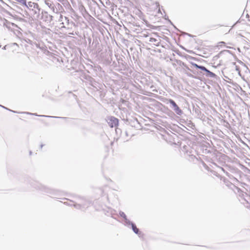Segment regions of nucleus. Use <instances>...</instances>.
Here are the masks:
<instances>
[{
    "mask_svg": "<svg viewBox=\"0 0 250 250\" xmlns=\"http://www.w3.org/2000/svg\"><path fill=\"white\" fill-rule=\"evenodd\" d=\"M195 67H196L197 68H199L200 69H201L202 70H203V71H204L205 72H206L207 71V69L205 67H204L203 66H199V65H198L196 64H195Z\"/></svg>",
    "mask_w": 250,
    "mask_h": 250,
    "instance_id": "nucleus-5",
    "label": "nucleus"
},
{
    "mask_svg": "<svg viewBox=\"0 0 250 250\" xmlns=\"http://www.w3.org/2000/svg\"><path fill=\"white\" fill-rule=\"evenodd\" d=\"M168 101H169V103H170V104H171V105L173 106V107L174 109H175V108H176L177 106H178L177 105V104L175 103V102L173 100H171V99H169V100H168Z\"/></svg>",
    "mask_w": 250,
    "mask_h": 250,
    "instance_id": "nucleus-3",
    "label": "nucleus"
},
{
    "mask_svg": "<svg viewBox=\"0 0 250 250\" xmlns=\"http://www.w3.org/2000/svg\"><path fill=\"white\" fill-rule=\"evenodd\" d=\"M132 228L134 232L136 234H139V230L137 228L135 225L134 224H132Z\"/></svg>",
    "mask_w": 250,
    "mask_h": 250,
    "instance_id": "nucleus-2",
    "label": "nucleus"
},
{
    "mask_svg": "<svg viewBox=\"0 0 250 250\" xmlns=\"http://www.w3.org/2000/svg\"><path fill=\"white\" fill-rule=\"evenodd\" d=\"M206 72L208 73V76H209L211 77H215L216 76V75L214 73H213V72L209 71L208 69H207V71H206Z\"/></svg>",
    "mask_w": 250,
    "mask_h": 250,
    "instance_id": "nucleus-6",
    "label": "nucleus"
},
{
    "mask_svg": "<svg viewBox=\"0 0 250 250\" xmlns=\"http://www.w3.org/2000/svg\"><path fill=\"white\" fill-rule=\"evenodd\" d=\"M174 110L178 115H181L182 113V110L179 107V106H177L176 108L174 109Z\"/></svg>",
    "mask_w": 250,
    "mask_h": 250,
    "instance_id": "nucleus-4",
    "label": "nucleus"
},
{
    "mask_svg": "<svg viewBox=\"0 0 250 250\" xmlns=\"http://www.w3.org/2000/svg\"><path fill=\"white\" fill-rule=\"evenodd\" d=\"M218 46L225 47L226 43L224 42H220L218 43Z\"/></svg>",
    "mask_w": 250,
    "mask_h": 250,
    "instance_id": "nucleus-7",
    "label": "nucleus"
},
{
    "mask_svg": "<svg viewBox=\"0 0 250 250\" xmlns=\"http://www.w3.org/2000/svg\"><path fill=\"white\" fill-rule=\"evenodd\" d=\"M223 51H221L218 54H217V55L215 56L213 58V61H215L218 59H219L220 58V56L221 55V54L223 52Z\"/></svg>",
    "mask_w": 250,
    "mask_h": 250,
    "instance_id": "nucleus-8",
    "label": "nucleus"
},
{
    "mask_svg": "<svg viewBox=\"0 0 250 250\" xmlns=\"http://www.w3.org/2000/svg\"><path fill=\"white\" fill-rule=\"evenodd\" d=\"M118 119L114 117L111 116L108 118V124L111 127H113L118 125Z\"/></svg>",
    "mask_w": 250,
    "mask_h": 250,
    "instance_id": "nucleus-1",
    "label": "nucleus"
}]
</instances>
